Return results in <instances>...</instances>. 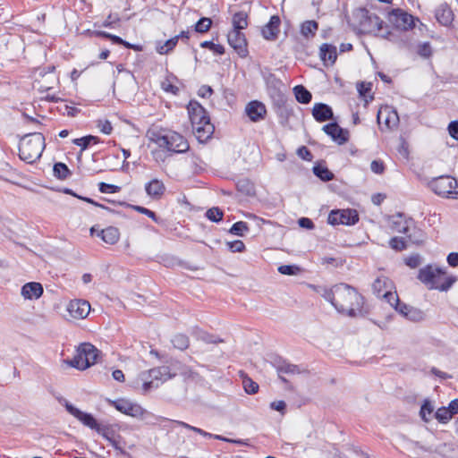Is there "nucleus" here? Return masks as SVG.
Masks as SVG:
<instances>
[{
	"label": "nucleus",
	"instance_id": "43",
	"mask_svg": "<svg viewBox=\"0 0 458 458\" xmlns=\"http://www.w3.org/2000/svg\"><path fill=\"white\" fill-rule=\"evenodd\" d=\"M383 298L394 309L400 303V300L396 292H393V290L385 291L383 293Z\"/></svg>",
	"mask_w": 458,
	"mask_h": 458
},
{
	"label": "nucleus",
	"instance_id": "5",
	"mask_svg": "<svg viewBox=\"0 0 458 458\" xmlns=\"http://www.w3.org/2000/svg\"><path fill=\"white\" fill-rule=\"evenodd\" d=\"M45 147V137L42 133H29L20 140L19 157L26 163L32 164L40 158Z\"/></svg>",
	"mask_w": 458,
	"mask_h": 458
},
{
	"label": "nucleus",
	"instance_id": "49",
	"mask_svg": "<svg viewBox=\"0 0 458 458\" xmlns=\"http://www.w3.org/2000/svg\"><path fill=\"white\" fill-rule=\"evenodd\" d=\"M98 189L102 193H115L119 191L120 187L114 184L100 182L98 184Z\"/></svg>",
	"mask_w": 458,
	"mask_h": 458
},
{
	"label": "nucleus",
	"instance_id": "51",
	"mask_svg": "<svg viewBox=\"0 0 458 458\" xmlns=\"http://www.w3.org/2000/svg\"><path fill=\"white\" fill-rule=\"evenodd\" d=\"M405 264L411 268H416L421 264V257L419 254L410 256L405 259Z\"/></svg>",
	"mask_w": 458,
	"mask_h": 458
},
{
	"label": "nucleus",
	"instance_id": "54",
	"mask_svg": "<svg viewBox=\"0 0 458 458\" xmlns=\"http://www.w3.org/2000/svg\"><path fill=\"white\" fill-rule=\"evenodd\" d=\"M278 271L283 275H295L299 271V267L296 266L283 265L278 267Z\"/></svg>",
	"mask_w": 458,
	"mask_h": 458
},
{
	"label": "nucleus",
	"instance_id": "61",
	"mask_svg": "<svg viewBox=\"0 0 458 458\" xmlns=\"http://www.w3.org/2000/svg\"><path fill=\"white\" fill-rule=\"evenodd\" d=\"M134 209L141 214L148 216V217H150L151 219H153L154 221L157 222V216L153 211H151L144 207H140V206H135Z\"/></svg>",
	"mask_w": 458,
	"mask_h": 458
},
{
	"label": "nucleus",
	"instance_id": "53",
	"mask_svg": "<svg viewBox=\"0 0 458 458\" xmlns=\"http://www.w3.org/2000/svg\"><path fill=\"white\" fill-rule=\"evenodd\" d=\"M98 127L101 132L105 134H110L113 131L112 124L108 120H99L98 122Z\"/></svg>",
	"mask_w": 458,
	"mask_h": 458
},
{
	"label": "nucleus",
	"instance_id": "24",
	"mask_svg": "<svg viewBox=\"0 0 458 458\" xmlns=\"http://www.w3.org/2000/svg\"><path fill=\"white\" fill-rule=\"evenodd\" d=\"M372 289L378 298H383L385 291L394 289L393 282L386 276H379L374 281Z\"/></svg>",
	"mask_w": 458,
	"mask_h": 458
},
{
	"label": "nucleus",
	"instance_id": "56",
	"mask_svg": "<svg viewBox=\"0 0 458 458\" xmlns=\"http://www.w3.org/2000/svg\"><path fill=\"white\" fill-rule=\"evenodd\" d=\"M370 169L373 173L381 174L385 170V165L382 161L373 160L370 164Z\"/></svg>",
	"mask_w": 458,
	"mask_h": 458
},
{
	"label": "nucleus",
	"instance_id": "7",
	"mask_svg": "<svg viewBox=\"0 0 458 458\" xmlns=\"http://www.w3.org/2000/svg\"><path fill=\"white\" fill-rule=\"evenodd\" d=\"M444 275L445 271L442 268L428 265L420 269L418 279L428 289L447 291L454 283V279L453 277H447L444 283H441Z\"/></svg>",
	"mask_w": 458,
	"mask_h": 458
},
{
	"label": "nucleus",
	"instance_id": "11",
	"mask_svg": "<svg viewBox=\"0 0 458 458\" xmlns=\"http://www.w3.org/2000/svg\"><path fill=\"white\" fill-rule=\"evenodd\" d=\"M388 21L400 30H407L414 26L413 16L400 9H394L390 12Z\"/></svg>",
	"mask_w": 458,
	"mask_h": 458
},
{
	"label": "nucleus",
	"instance_id": "26",
	"mask_svg": "<svg viewBox=\"0 0 458 458\" xmlns=\"http://www.w3.org/2000/svg\"><path fill=\"white\" fill-rule=\"evenodd\" d=\"M81 350L84 355V359L89 363V367L97 362L99 355V351L89 343H83L81 344Z\"/></svg>",
	"mask_w": 458,
	"mask_h": 458
},
{
	"label": "nucleus",
	"instance_id": "1",
	"mask_svg": "<svg viewBox=\"0 0 458 458\" xmlns=\"http://www.w3.org/2000/svg\"><path fill=\"white\" fill-rule=\"evenodd\" d=\"M316 290L341 313L355 317L361 311L363 297L349 284H339L330 289L318 287Z\"/></svg>",
	"mask_w": 458,
	"mask_h": 458
},
{
	"label": "nucleus",
	"instance_id": "52",
	"mask_svg": "<svg viewBox=\"0 0 458 458\" xmlns=\"http://www.w3.org/2000/svg\"><path fill=\"white\" fill-rule=\"evenodd\" d=\"M120 21L118 14L110 13L103 22L102 26L106 28H113Z\"/></svg>",
	"mask_w": 458,
	"mask_h": 458
},
{
	"label": "nucleus",
	"instance_id": "32",
	"mask_svg": "<svg viewBox=\"0 0 458 458\" xmlns=\"http://www.w3.org/2000/svg\"><path fill=\"white\" fill-rule=\"evenodd\" d=\"M318 29V24L315 21H306L301 24V33L305 38L314 37Z\"/></svg>",
	"mask_w": 458,
	"mask_h": 458
},
{
	"label": "nucleus",
	"instance_id": "31",
	"mask_svg": "<svg viewBox=\"0 0 458 458\" xmlns=\"http://www.w3.org/2000/svg\"><path fill=\"white\" fill-rule=\"evenodd\" d=\"M294 95L298 102L301 104H308L311 100V93L306 89L302 85H298L293 88Z\"/></svg>",
	"mask_w": 458,
	"mask_h": 458
},
{
	"label": "nucleus",
	"instance_id": "18",
	"mask_svg": "<svg viewBox=\"0 0 458 458\" xmlns=\"http://www.w3.org/2000/svg\"><path fill=\"white\" fill-rule=\"evenodd\" d=\"M435 17L441 25L449 26L452 24L454 15L451 7L446 3H443L437 7Z\"/></svg>",
	"mask_w": 458,
	"mask_h": 458
},
{
	"label": "nucleus",
	"instance_id": "57",
	"mask_svg": "<svg viewBox=\"0 0 458 458\" xmlns=\"http://www.w3.org/2000/svg\"><path fill=\"white\" fill-rule=\"evenodd\" d=\"M371 83L360 82L357 84V89L362 97H366L371 91Z\"/></svg>",
	"mask_w": 458,
	"mask_h": 458
},
{
	"label": "nucleus",
	"instance_id": "3",
	"mask_svg": "<svg viewBox=\"0 0 458 458\" xmlns=\"http://www.w3.org/2000/svg\"><path fill=\"white\" fill-rule=\"evenodd\" d=\"M187 109L196 138L200 142L206 141L214 132V125L210 123L207 111L196 101H191Z\"/></svg>",
	"mask_w": 458,
	"mask_h": 458
},
{
	"label": "nucleus",
	"instance_id": "38",
	"mask_svg": "<svg viewBox=\"0 0 458 458\" xmlns=\"http://www.w3.org/2000/svg\"><path fill=\"white\" fill-rule=\"evenodd\" d=\"M277 371L279 374H299L301 372L299 367L297 365L283 362L281 365L277 367Z\"/></svg>",
	"mask_w": 458,
	"mask_h": 458
},
{
	"label": "nucleus",
	"instance_id": "35",
	"mask_svg": "<svg viewBox=\"0 0 458 458\" xmlns=\"http://www.w3.org/2000/svg\"><path fill=\"white\" fill-rule=\"evenodd\" d=\"M249 231V226L246 222L239 221L233 225L229 233L237 236H243Z\"/></svg>",
	"mask_w": 458,
	"mask_h": 458
},
{
	"label": "nucleus",
	"instance_id": "27",
	"mask_svg": "<svg viewBox=\"0 0 458 458\" xmlns=\"http://www.w3.org/2000/svg\"><path fill=\"white\" fill-rule=\"evenodd\" d=\"M98 235L100 236L105 242L114 244L119 240L120 233L117 228L109 226L100 231Z\"/></svg>",
	"mask_w": 458,
	"mask_h": 458
},
{
	"label": "nucleus",
	"instance_id": "47",
	"mask_svg": "<svg viewBox=\"0 0 458 458\" xmlns=\"http://www.w3.org/2000/svg\"><path fill=\"white\" fill-rule=\"evenodd\" d=\"M389 246L394 250L401 251L406 249V242L400 237H393L389 242Z\"/></svg>",
	"mask_w": 458,
	"mask_h": 458
},
{
	"label": "nucleus",
	"instance_id": "29",
	"mask_svg": "<svg viewBox=\"0 0 458 458\" xmlns=\"http://www.w3.org/2000/svg\"><path fill=\"white\" fill-rule=\"evenodd\" d=\"M99 142V139L97 136L88 135L82 138L74 139L72 143L81 148V152L84 151L89 148L91 144H98Z\"/></svg>",
	"mask_w": 458,
	"mask_h": 458
},
{
	"label": "nucleus",
	"instance_id": "17",
	"mask_svg": "<svg viewBox=\"0 0 458 458\" xmlns=\"http://www.w3.org/2000/svg\"><path fill=\"white\" fill-rule=\"evenodd\" d=\"M43 286L37 282L25 284L21 290V294L25 300H38L43 294Z\"/></svg>",
	"mask_w": 458,
	"mask_h": 458
},
{
	"label": "nucleus",
	"instance_id": "48",
	"mask_svg": "<svg viewBox=\"0 0 458 458\" xmlns=\"http://www.w3.org/2000/svg\"><path fill=\"white\" fill-rule=\"evenodd\" d=\"M227 246L232 252H242L245 250V244L241 240L228 242Z\"/></svg>",
	"mask_w": 458,
	"mask_h": 458
},
{
	"label": "nucleus",
	"instance_id": "8",
	"mask_svg": "<svg viewBox=\"0 0 458 458\" xmlns=\"http://www.w3.org/2000/svg\"><path fill=\"white\" fill-rule=\"evenodd\" d=\"M428 187L437 195L458 199V181L449 175H441L428 182Z\"/></svg>",
	"mask_w": 458,
	"mask_h": 458
},
{
	"label": "nucleus",
	"instance_id": "55",
	"mask_svg": "<svg viewBox=\"0 0 458 458\" xmlns=\"http://www.w3.org/2000/svg\"><path fill=\"white\" fill-rule=\"evenodd\" d=\"M199 337L203 342L207 344H217L224 342L221 338L207 333H202Z\"/></svg>",
	"mask_w": 458,
	"mask_h": 458
},
{
	"label": "nucleus",
	"instance_id": "9",
	"mask_svg": "<svg viewBox=\"0 0 458 458\" xmlns=\"http://www.w3.org/2000/svg\"><path fill=\"white\" fill-rule=\"evenodd\" d=\"M390 228L393 232L406 234L409 241L412 243L418 244L422 242L420 238L411 233V230L414 231V233H419V231L413 226L412 222L405 219L402 214H397L391 217Z\"/></svg>",
	"mask_w": 458,
	"mask_h": 458
},
{
	"label": "nucleus",
	"instance_id": "63",
	"mask_svg": "<svg viewBox=\"0 0 458 458\" xmlns=\"http://www.w3.org/2000/svg\"><path fill=\"white\" fill-rule=\"evenodd\" d=\"M298 155L305 160H310L312 157L311 153L306 147L300 148L298 149Z\"/></svg>",
	"mask_w": 458,
	"mask_h": 458
},
{
	"label": "nucleus",
	"instance_id": "16",
	"mask_svg": "<svg viewBox=\"0 0 458 458\" xmlns=\"http://www.w3.org/2000/svg\"><path fill=\"white\" fill-rule=\"evenodd\" d=\"M245 112L252 122H259L264 119L267 109L264 104L254 100L246 106Z\"/></svg>",
	"mask_w": 458,
	"mask_h": 458
},
{
	"label": "nucleus",
	"instance_id": "36",
	"mask_svg": "<svg viewBox=\"0 0 458 458\" xmlns=\"http://www.w3.org/2000/svg\"><path fill=\"white\" fill-rule=\"evenodd\" d=\"M174 346L179 350H185L189 347V338L182 334H178L172 339Z\"/></svg>",
	"mask_w": 458,
	"mask_h": 458
},
{
	"label": "nucleus",
	"instance_id": "44",
	"mask_svg": "<svg viewBox=\"0 0 458 458\" xmlns=\"http://www.w3.org/2000/svg\"><path fill=\"white\" fill-rule=\"evenodd\" d=\"M433 411L434 407L432 403L426 400L420 408V415L424 421L428 422L430 419L428 418L427 415H431Z\"/></svg>",
	"mask_w": 458,
	"mask_h": 458
},
{
	"label": "nucleus",
	"instance_id": "28",
	"mask_svg": "<svg viewBox=\"0 0 458 458\" xmlns=\"http://www.w3.org/2000/svg\"><path fill=\"white\" fill-rule=\"evenodd\" d=\"M66 362L72 368H76L78 369L83 370L89 368V363L84 359V355L81 350V345L77 350L76 355L70 360H66Z\"/></svg>",
	"mask_w": 458,
	"mask_h": 458
},
{
	"label": "nucleus",
	"instance_id": "34",
	"mask_svg": "<svg viewBox=\"0 0 458 458\" xmlns=\"http://www.w3.org/2000/svg\"><path fill=\"white\" fill-rule=\"evenodd\" d=\"M53 171L55 176L62 180L68 178L72 174L67 165L64 163L55 164Z\"/></svg>",
	"mask_w": 458,
	"mask_h": 458
},
{
	"label": "nucleus",
	"instance_id": "21",
	"mask_svg": "<svg viewBox=\"0 0 458 458\" xmlns=\"http://www.w3.org/2000/svg\"><path fill=\"white\" fill-rule=\"evenodd\" d=\"M280 22V18L278 16H272L268 23L262 29L263 37L268 40H275L279 33Z\"/></svg>",
	"mask_w": 458,
	"mask_h": 458
},
{
	"label": "nucleus",
	"instance_id": "45",
	"mask_svg": "<svg viewBox=\"0 0 458 458\" xmlns=\"http://www.w3.org/2000/svg\"><path fill=\"white\" fill-rule=\"evenodd\" d=\"M203 48H208L217 55L225 54V47L220 44H215L211 41H204L200 44Z\"/></svg>",
	"mask_w": 458,
	"mask_h": 458
},
{
	"label": "nucleus",
	"instance_id": "4",
	"mask_svg": "<svg viewBox=\"0 0 458 458\" xmlns=\"http://www.w3.org/2000/svg\"><path fill=\"white\" fill-rule=\"evenodd\" d=\"M180 363L175 361L170 365H164L143 371L139 375V379L142 381V390L144 393L151 389L157 388L164 382L173 378L178 374Z\"/></svg>",
	"mask_w": 458,
	"mask_h": 458
},
{
	"label": "nucleus",
	"instance_id": "14",
	"mask_svg": "<svg viewBox=\"0 0 458 458\" xmlns=\"http://www.w3.org/2000/svg\"><path fill=\"white\" fill-rule=\"evenodd\" d=\"M65 407L67 411L72 416H74L77 420H79L81 423H83V425L97 431L100 430L98 423L90 413L83 412L78 408L74 407L72 404L68 403H66Z\"/></svg>",
	"mask_w": 458,
	"mask_h": 458
},
{
	"label": "nucleus",
	"instance_id": "64",
	"mask_svg": "<svg viewBox=\"0 0 458 458\" xmlns=\"http://www.w3.org/2000/svg\"><path fill=\"white\" fill-rule=\"evenodd\" d=\"M447 262L451 267H457L458 266V253L451 252L447 256Z\"/></svg>",
	"mask_w": 458,
	"mask_h": 458
},
{
	"label": "nucleus",
	"instance_id": "25",
	"mask_svg": "<svg viewBox=\"0 0 458 458\" xmlns=\"http://www.w3.org/2000/svg\"><path fill=\"white\" fill-rule=\"evenodd\" d=\"M319 55L325 64H333L337 58L336 47L325 43L320 47Z\"/></svg>",
	"mask_w": 458,
	"mask_h": 458
},
{
	"label": "nucleus",
	"instance_id": "46",
	"mask_svg": "<svg viewBox=\"0 0 458 458\" xmlns=\"http://www.w3.org/2000/svg\"><path fill=\"white\" fill-rule=\"evenodd\" d=\"M243 387L247 394H253L259 390V385L250 377L243 379Z\"/></svg>",
	"mask_w": 458,
	"mask_h": 458
},
{
	"label": "nucleus",
	"instance_id": "60",
	"mask_svg": "<svg viewBox=\"0 0 458 458\" xmlns=\"http://www.w3.org/2000/svg\"><path fill=\"white\" fill-rule=\"evenodd\" d=\"M213 94V89L210 86L202 85L198 91V95L201 98H208Z\"/></svg>",
	"mask_w": 458,
	"mask_h": 458
},
{
	"label": "nucleus",
	"instance_id": "39",
	"mask_svg": "<svg viewBox=\"0 0 458 458\" xmlns=\"http://www.w3.org/2000/svg\"><path fill=\"white\" fill-rule=\"evenodd\" d=\"M180 36H175L165 42L163 46L157 48V52L161 55L167 54L169 51L173 50L178 43Z\"/></svg>",
	"mask_w": 458,
	"mask_h": 458
},
{
	"label": "nucleus",
	"instance_id": "59",
	"mask_svg": "<svg viewBox=\"0 0 458 458\" xmlns=\"http://www.w3.org/2000/svg\"><path fill=\"white\" fill-rule=\"evenodd\" d=\"M448 132L452 138L458 140V121H453L449 123Z\"/></svg>",
	"mask_w": 458,
	"mask_h": 458
},
{
	"label": "nucleus",
	"instance_id": "2",
	"mask_svg": "<svg viewBox=\"0 0 458 458\" xmlns=\"http://www.w3.org/2000/svg\"><path fill=\"white\" fill-rule=\"evenodd\" d=\"M355 19L358 21V29L361 33L373 34L377 37L387 39L400 47L406 46V41L403 32L397 35L394 31H390L387 26L384 25V21L375 13L369 10L361 8L356 11Z\"/></svg>",
	"mask_w": 458,
	"mask_h": 458
},
{
	"label": "nucleus",
	"instance_id": "42",
	"mask_svg": "<svg viewBox=\"0 0 458 458\" xmlns=\"http://www.w3.org/2000/svg\"><path fill=\"white\" fill-rule=\"evenodd\" d=\"M404 318L411 321H420L424 318V313L420 309L411 307L407 313H405Z\"/></svg>",
	"mask_w": 458,
	"mask_h": 458
},
{
	"label": "nucleus",
	"instance_id": "19",
	"mask_svg": "<svg viewBox=\"0 0 458 458\" xmlns=\"http://www.w3.org/2000/svg\"><path fill=\"white\" fill-rule=\"evenodd\" d=\"M114 407L121 412L132 417H139L143 414V409L135 403L126 400H119L114 402Z\"/></svg>",
	"mask_w": 458,
	"mask_h": 458
},
{
	"label": "nucleus",
	"instance_id": "30",
	"mask_svg": "<svg viewBox=\"0 0 458 458\" xmlns=\"http://www.w3.org/2000/svg\"><path fill=\"white\" fill-rule=\"evenodd\" d=\"M247 13L244 12H238L233 16V30H240L245 29L248 26Z\"/></svg>",
	"mask_w": 458,
	"mask_h": 458
},
{
	"label": "nucleus",
	"instance_id": "10",
	"mask_svg": "<svg viewBox=\"0 0 458 458\" xmlns=\"http://www.w3.org/2000/svg\"><path fill=\"white\" fill-rule=\"evenodd\" d=\"M359 220L358 213L355 209H336L332 210L329 215L327 221L330 225H352Z\"/></svg>",
	"mask_w": 458,
	"mask_h": 458
},
{
	"label": "nucleus",
	"instance_id": "6",
	"mask_svg": "<svg viewBox=\"0 0 458 458\" xmlns=\"http://www.w3.org/2000/svg\"><path fill=\"white\" fill-rule=\"evenodd\" d=\"M149 139L159 148L169 152L184 153L189 149V143L186 139L175 131L152 132Z\"/></svg>",
	"mask_w": 458,
	"mask_h": 458
},
{
	"label": "nucleus",
	"instance_id": "23",
	"mask_svg": "<svg viewBox=\"0 0 458 458\" xmlns=\"http://www.w3.org/2000/svg\"><path fill=\"white\" fill-rule=\"evenodd\" d=\"M145 191L152 199H160L165 191L162 181L153 179L145 185Z\"/></svg>",
	"mask_w": 458,
	"mask_h": 458
},
{
	"label": "nucleus",
	"instance_id": "50",
	"mask_svg": "<svg viewBox=\"0 0 458 458\" xmlns=\"http://www.w3.org/2000/svg\"><path fill=\"white\" fill-rule=\"evenodd\" d=\"M418 54L424 58L429 57L432 54L430 44L428 42H425L423 44L419 45Z\"/></svg>",
	"mask_w": 458,
	"mask_h": 458
},
{
	"label": "nucleus",
	"instance_id": "33",
	"mask_svg": "<svg viewBox=\"0 0 458 458\" xmlns=\"http://www.w3.org/2000/svg\"><path fill=\"white\" fill-rule=\"evenodd\" d=\"M313 173L324 182L331 181L334 178L333 173L329 171L327 167L322 165H315L313 167Z\"/></svg>",
	"mask_w": 458,
	"mask_h": 458
},
{
	"label": "nucleus",
	"instance_id": "41",
	"mask_svg": "<svg viewBox=\"0 0 458 458\" xmlns=\"http://www.w3.org/2000/svg\"><path fill=\"white\" fill-rule=\"evenodd\" d=\"M223 211L216 207L211 208L206 212V216L208 219L216 223L221 221L223 219Z\"/></svg>",
	"mask_w": 458,
	"mask_h": 458
},
{
	"label": "nucleus",
	"instance_id": "37",
	"mask_svg": "<svg viewBox=\"0 0 458 458\" xmlns=\"http://www.w3.org/2000/svg\"><path fill=\"white\" fill-rule=\"evenodd\" d=\"M453 416L452 411H450L447 407H441L437 409L435 413V418L440 423H447Z\"/></svg>",
	"mask_w": 458,
	"mask_h": 458
},
{
	"label": "nucleus",
	"instance_id": "12",
	"mask_svg": "<svg viewBox=\"0 0 458 458\" xmlns=\"http://www.w3.org/2000/svg\"><path fill=\"white\" fill-rule=\"evenodd\" d=\"M227 41L241 57H246L248 55L247 41L245 35L240 30H230L227 35Z\"/></svg>",
	"mask_w": 458,
	"mask_h": 458
},
{
	"label": "nucleus",
	"instance_id": "40",
	"mask_svg": "<svg viewBox=\"0 0 458 458\" xmlns=\"http://www.w3.org/2000/svg\"><path fill=\"white\" fill-rule=\"evenodd\" d=\"M212 21L209 18L203 17L198 21L195 25V30L199 33H205L209 30Z\"/></svg>",
	"mask_w": 458,
	"mask_h": 458
},
{
	"label": "nucleus",
	"instance_id": "15",
	"mask_svg": "<svg viewBox=\"0 0 458 458\" xmlns=\"http://www.w3.org/2000/svg\"><path fill=\"white\" fill-rule=\"evenodd\" d=\"M332 140L338 144L342 145L348 141L349 132L341 128L336 123H328L323 126L322 129Z\"/></svg>",
	"mask_w": 458,
	"mask_h": 458
},
{
	"label": "nucleus",
	"instance_id": "58",
	"mask_svg": "<svg viewBox=\"0 0 458 458\" xmlns=\"http://www.w3.org/2000/svg\"><path fill=\"white\" fill-rule=\"evenodd\" d=\"M162 89L165 92H169L174 95H176L179 91V89L176 86L173 85L169 80H165L162 82Z\"/></svg>",
	"mask_w": 458,
	"mask_h": 458
},
{
	"label": "nucleus",
	"instance_id": "20",
	"mask_svg": "<svg viewBox=\"0 0 458 458\" xmlns=\"http://www.w3.org/2000/svg\"><path fill=\"white\" fill-rule=\"evenodd\" d=\"M377 118L378 123H381L384 120V123L388 129L396 126L399 121L397 112L391 110L389 107L379 110Z\"/></svg>",
	"mask_w": 458,
	"mask_h": 458
},
{
	"label": "nucleus",
	"instance_id": "13",
	"mask_svg": "<svg viewBox=\"0 0 458 458\" xmlns=\"http://www.w3.org/2000/svg\"><path fill=\"white\" fill-rule=\"evenodd\" d=\"M67 311L72 318L83 319L89 314L90 304L84 300H72L67 306Z\"/></svg>",
	"mask_w": 458,
	"mask_h": 458
},
{
	"label": "nucleus",
	"instance_id": "22",
	"mask_svg": "<svg viewBox=\"0 0 458 458\" xmlns=\"http://www.w3.org/2000/svg\"><path fill=\"white\" fill-rule=\"evenodd\" d=\"M312 115L316 121L325 122L333 118V111L327 104L317 103L313 106Z\"/></svg>",
	"mask_w": 458,
	"mask_h": 458
},
{
	"label": "nucleus",
	"instance_id": "62",
	"mask_svg": "<svg viewBox=\"0 0 458 458\" xmlns=\"http://www.w3.org/2000/svg\"><path fill=\"white\" fill-rule=\"evenodd\" d=\"M298 224L301 227L306 228V229H313L314 224L313 222L307 217H301L298 220Z\"/></svg>",
	"mask_w": 458,
	"mask_h": 458
}]
</instances>
